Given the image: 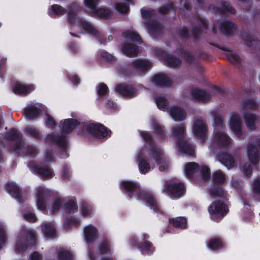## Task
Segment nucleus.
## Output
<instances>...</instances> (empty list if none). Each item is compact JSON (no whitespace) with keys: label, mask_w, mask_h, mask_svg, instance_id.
<instances>
[{"label":"nucleus","mask_w":260,"mask_h":260,"mask_svg":"<svg viewBox=\"0 0 260 260\" xmlns=\"http://www.w3.org/2000/svg\"><path fill=\"white\" fill-rule=\"evenodd\" d=\"M61 134H49L45 141L46 143H53L61 149V157L67 158L69 155L67 152L68 139L66 135L70 134L77 126L80 125L81 129L78 131L77 134L85 136L87 133L93 138L104 141L111 137V131L100 123H87L81 122L75 118H68L61 122Z\"/></svg>","instance_id":"nucleus-1"},{"label":"nucleus","mask_w":260,"mask_h":260,"mask_svg":"<svg viewBox=\"0 0 260 260\" xmlns=\"http://www.w3.org/2000/svg\"><path fill=\"white\" fill-rule=\"evenodd\" d=\"M152 67V63L149 60L137 59L129 62L128 66L124 62L119 64L117 67V70L118 73L124 77H129L135 76L134 69L145 73L149 71Z\"/></svg>","instance_id":"nucleus-2"},{"label":"nucleus","mask_w":260,"mask_h":260,"mask_svg":"<svg viewBox=\"0 0 260 260\" xmlns=\"http://www.w3.org/2000/svg\"><path fill=\"white\" fill-rule=\"evenodd\" d=\"M149 235L143 233L140 242H138L135 237H131L129 239V243L132 246L138 248L142 254L150 255L153 253L155 248L149 240Z\"/></svg>","instance_id":"nucleus-3"},{"label":"nucleus","mask_w":260,"mask_h":260,"mask_svg":"<svg viewBox=\"0 0 260 260\" xmlns=\"http://www.w3.org/2000/svg\"><path fill=\"white\" fill-rule=\"evenodd\" d=\"M22 134L16 128H12L6 133V138L10 142H14L9 147V151L12 153L22 149L24 142L22 140Z\"/></svg>","instance_id":"nucleus-4"},{"label":"nucleus","mask_w":260,"mask_h":260,"mask_svg":"<svg viewBox=\"0 0 260 260\" xmlns=\"http://www.w3.org/2000/svg\"><path fill=\"white\" fill-rule=\"evenodd\" d=\"M165 191L172 199H178L185 193V188L182 182L170 181L166 182Z\"/></svg>","instance_id":"nucleus-5"},{"label":"nucleus","mask_w":260,"mask_h":260,"mask_svg":"<svg viewBox=\"0 0 260 260\" xmlns=\"http://www.w3.org/2000/svg\"><path fill=\"white\" fill-rule=\"evenodd\" d=\"M36 239L34 233L28 232L24 236L20 237L16 241L15 250L17 253L25 251L28 247H34Z\"/></svg>","instance_id":"nucleus-6"},{"label":"nucleus","mask_w":260,"mask_h":260,"mask_svg":"<svg viewBox=\"0 0 260 260\" xmlns=\"http://www.w3.org/2000/svg\"><path fill=\"white\" fill-rule=\"evenodd\" d=\"M28 167L32 172L39 175L42 178H50L54 176V172L44 162L37 163L35 161H30Z\"/></svg>","instance_id":"nucleus-7"},{"label":"nucleus","mask_w":260,"mask_h":260,"mask_svg":"<svg viewBox=\"0 0 260 260\" xmlns=\"http://www.w3.org/2000/svg\"><path fill=\"white\" fill-rule=\"evenodd\" d=\"M120 186L121 189L128 193L129 199L135 197L139 199L141 193L144 191L141 190L139 184L131 181H122L121 182Z\"/></svg>","instance_id":"nucleus-8"},{"label":"nucleus","mask_w":260,"mask_h":260,"mask_svg":"<svg viewBox=\"0 0 260 260\" xmlns=\"http://www.w3.org/2000/svg\"><path fill=\"white\" fill-rule=\"evenodd\" d=\"M99 0H84L85 6L88 8L93 10L91 16H98L101 18L109 19L112 16V12L107 8L96 9Z\"/></svg>","instance_id":"nucleus-9"},{"label":"nucleus","mask_w":260,"mask_h":260,"mask_svg":"<svg viewBox=\"0 0 260 260\" xmlns=\"http://www.w3.org/2000/svg\"><path fill=\"white\" fill-rule=\"evenodd\" d=\"M208 211L212 218L218 219L226 214L229 209L223 202L216 200L209 206Z\"/></svg>","instance_id":"nucleus-10"},{"label":"nucleus","mask_w":260,"mask_h":260,"mask_svg":"<svg viewBox=\"0 0 260 260\" xmlns=\"http://www.w3.org/2000/svg\"><path fill=\"white\" fill-rule=\"evenodd\" d=\"M139 199H141L146 202L148 206L154 212L161 213L159 204L156 198L151 193L144 191L141 193Z\"/></svg>","instance_id":"nucleus-11"},{"label":"nucleus","mask_w":260,"mask_h":260,"mask_svg":"<svg viewBox=\"0 0 260 260\" xmlns=\"http://www.w3.org/2000/svg\"><path fill=\"white\" fill-rule=\"evenodd\" d=\"M51 192L47 189L39 187L37 190V208L42 211L46 208V202L48 199L51 197Z\"/></svg>","instance_id":"nucleus-12"},{"label":"nucleus","mask_w":260,"mask_h":260,"mask_svg":"<svg viewBox=\"0 0 260 260\" xmlns=\"http://www.w3.org/2000/svg\"><path fill=\"white\" fill-rule=\"evenodd\" d=\"M209 9L212 10L215 13L220 15H224L226 13L235 14L236 13V10L230 3L224 1H222L220 2V7H216L211 4L209 6Z\"/></svg>","instance_id":"nucleus-13"},{"label":"nucleus","mask_w":260,"mask_h":260,"mask_svg":"<svg viewBox=\"0 0 260 260\" xmlns=\"http://www.w3.org/2000/svg\"><path fill=\"white\" fill-rule=\"evenodd\" d=\"M230 128L236 136L238 138L242 136V121L237 113H233L230 119Z\"/></svg>","instance_id":"nucleus-14"},{"label":"nucleus","mask_w":260,"mask_h":260,"mask_svg":"<svg viewBox=\"0 0 260 260\" xmlns=\"http://www.w3.org/2000/svg\"><path fill=\"white\" fill-rule=\"evenodd\" d=\"M159 57H163L164 63L168 67L175 68L179 66L181 61L180 59L175 57L174 55L165 54V52L161 49H158L156 52Z\"/></svg>","instance_id":"nucleus-15"},{"label":"nucleus","mask_w":260,"mask_h":260,"mask_svg":"<svg viewBox=\"0 0 260 260\" xmlns=\"http://www.w3.org/2000/svg\"><path fill=\"white\" fill-rule=\"evenodd\" d=\"M207 127L205 122L201 119H197L193 125V133L194 136L200 139H204Z\"/></svg>","instance_id":"nucleus-16"},{"label":"nucleus","mask_w":260,"mask_h":260,"mask_svg":"<svg viewBox=\"0 0 260 260\" xmlns=\"http://www.w3.org/2000/svg\"><path fill=\"white\" fill-rule=\"evenodd\" d=\"M208 192L212 198L219 197L225 201L228 200V194L222 185L214 184L211 186Z\"/></svg>","instance_id":"nucleus-17"},{"label":"nucleus","mask_w":260,"mask_h":260,"mask_svg":"<svg viewBox=\"0 0 260 260\" xmlns=\"http://www.w3.org/2000/svg\"><path fill=\"white\" fill-rule=\"evenodd\" d=\"M116 91L123 96L133 98L135 96L136 90L132 86L120 83L116 85Z\"/></svg>","instance_id":"nucleus-18"},{"label":"nucleus","mask_w":260,"mask_h":260,"mask_svg":"<svg viewBox=\"0 0 260 260\" xmlns=\"http://www.w3.org/2000/svg\"><path fill=\"white\" fill-rule=\"evenodd\" d=\"M247 153L249 161L253 166L259 161L260 154L257 147L253 144H249L247 147Z\"/></svg>","instance_id":"nucleus-19"},{"label":"nucleus","mask_w":260,"mask_h":260,"mask_svg":"<svg viewBox=\"0 0 260 260\" xmlns=\"http://www.w3.org/2000/svg\"><path fill=\"white\" fill-rule=\"evenodd\" d=\"M12 88L14 93L26 95L35 90V86L32 84L25 85L20 83H16L13 84Z\"/></svg>","instance_id":"nucleus-20"},{"label":"nucleus","mask_w":260,"mask_h":260,"mask_svg":"<svg viewBox=\"0 0 260 260\" xmlns=\"http://www.w3.org/2000/svg\"><path fill=\"white\" fill-rule=\"evenodd\" d=\"M177 146L180 152L190 156L194 154V150L192 145L183 138H180L177 140Z\"/></svg>","instance_id":"nucleus-21"},{"label":"nucleus","mask_w":260,"mask_h":260,"mask_svg":"<svg viewBox=\"0 0 260 260\" xmlns=\"http://www.w3.org/2000/svg\"><path fill=\"white\" fill-rule=\"evenodd\" d=\"M145 25L151 35L159 36L162 33L161 25L156 20L145 21Z\"/></svg>","instance_id":"nucleus-22"},{"label":"nucleus","mask_w":260,"mask_h":260,"mask_svg":"<svg viewBox=\"0 0 260 260\" xmlns=\"http://www.w3.org/2000/svg\"><path fill=\"white\" fill-rule=\"evenodd\" d=\"M217 157L219 161L228 168H231L235 165L234 157L226 151H220L218 153Z\"/></svg>","instance_id":"nucleus-23"},{"label":"nucleus","mask_w":260,"mask_h":260,"mask_svg":"<svg viewBox=\"0 0 260 260\" xmlns=\"http://www.w3.org/2000/svg\"><path fill=\"white\" fill-rule=\"evenodd\" d=\"M231 138L225 133L217 132L215 134L214 141L221 147H228L231 143Z\"/></svg>","instance_id":"nucleus-24"},{"label":"nucleus","mask_w":260,"mask_h":260,"mask_svg":"<svg viewBox=\"0 0 260 260\" xmlns=\"http://www.w3.org/2000/svg\"><path fill=\"white\" fill-rule=\"evenodd\" d=\"M191 94L193 98L199 102H206L211 99L210 94L208 92L199 88L192 89Z\"/></svg>","instance_id":"nucleus-25"},{"label":"nucleus","mask_w":260,"mask_h":260,"mask_svg":"<svg viewBox=\"0 0 260 260\" xmlns=\"http://www.w3.org/2000/svg\"><path fill=\"white\" fill-rule=\"evenodd\" d=\"M151 81L157 86H168L172 84L171 80L164 74H156L151 79Z\"/></svg>","instance_id":"nucleus-26"},{"label":"nucleus","mask_w":260,"mask_h":260,"mask_svg":"<svg viewBox=\"0 0 260 260\" xmlns=\"http://www.w3.org/2000/svg\"><path fill=\"white\" fill-rule=\"evenodd\" d=\"M84 235L87 243H92L98 238V230L92 225L85 226L84 229Z\"/></svg>","instance_id":"nucleus-27"},{"label":"nucleus","mask_w":260,"mask_h":260,"mask_svg":"<svg viewBox=\"0 0 260 260\" xmlns=\"http://www.w3.org/2000/svg\"><path fill=\"white\" fill-rule=\"evenodd\" d=\"M237 28L236 24L231 21H224L220 25V31L226 36L233 34Z\"/></svg>","instance_id":"nucleus-28"},{"label":"nucleus","mask_w":260,"mask_h":260,"mask_svg":"<svg viewBox=\"0 0 260 260\" xmlns=\"http://www.w3.org/2000/svg\"><path fill=\"white\" fill-rule=\"evenodd\" d=\"M122 51L124 55L129 57L137 56L139 53L138 47L129 43H125L123 45Z\"/></svg>","instance_id":"nucleus-29"},{"label":"nucleus","mask_w":260,"mask_h":260,"mask_svg":"<svg viewBox=\"0 0 260 260\" xmlns=\"http://www.w3.org/2000/svg\"><path fill=\"white\" fill-rule=\"evenodd\" d=\"M6 189L12 197L19 200L21 199V189L14 183L12 182L8 183L6 186Z\"/></svg>","instance_id":"nucleus-30"},{"label":"nucleus","mask_w":260,"mask_h":260,"mask_svg":"<svg viewBox=\"0 0 260 260\" xmlns=\"http://www.w3.org/2000/svg\"><path fill=\"white\" fill-rule=\"evenodd\" d=\"M170 115L175 121H182L186 117L184 110L178 106H174L170 109Z\"/></svg>","instance_id":"nucleus-31"},{"label":"nucleus","mask_w":260,"mask_h":260,"mask_svg":"<svg viewBox=\"0 0 260 260\" xmlns=\"http://www.w3.org/2000/svg\"><path fill=\"white\" fill-rule=\"evenodd\" d=\"M137 161L140 172L142 174H146L151 169L150 165L145 158L143 154L139 153L137 156Z\"/></svg>","instance_id":"nucleus-32"},{"label":"nucleus","mask_w":260,"mask_h":260,"mask_svg":"<svg viewBox=\"0 0 260 260\" xmlns=\"http://www.w3.org/2000/svg\"><path fill=\"white\" fill-rule=\"evenodd\" d=\"M243 114L245 124L248 129L251 130L255 129L257 116L255 114L247 112H243Z\"/></svg>","instance_id":"nucleus-33"},{"label":"nucleus","mask_w":260,"mask_h":260,"mask_svg":"<svg viewBox=\"0 0 260 260\" xmlns=\"http://www.w3.org/2000/svg\"><path fill=\"white\" fill-rule=\"evenodd\" d=\"M169 222L174 228L176 229L184 230L187 228V220L184 217L179 216L170 218L169 219Z\"/></svg>","instance_id":"nucleus-34"},{"label":"nucleus","mask_w":260,"mask_h":260,"mask_svg":"<svg viewBox=\"0 0 260 260\" xmlns=\"http://www.w3.org/2000/svg\"><path fill=\"white\" fill-rule=\"evenodd\" d=\"M207 246L209 249L215 251L222 249L224 247L223 239L219 236L213 237L209 240Z\"/></svg>","instance_id":"nucleus-35"},{"label":"nucleus","mask_w":260,"mask_h":260,"mask_svg":"<svg viewBox=\"0 0 260 260\" xmlns=\"http://www.w3.org/2000/svg\"><path fill=\"white\" fill-rule=\"evenodd\" d=\"M66 13H67V10L57 4L52 5L50 9L48 10L49 15L53 18L60 17Z\"/></svg>","instance_id":"nucleus-36"},{"label":"nucleus","mask_w":260,"mask_h":260,"mask_svg":"<svg viewBox=\"0 0 260 260\" xmlns=\"http://www.w3.org/2000/svg\"><path fill=\"white\" fill-rule=\"evenodd\" d=\"M241 38L247 46L254 49L260 44V42L257 38H255L246 32L242 33Z\"/></svg>","instance_id":"nucleus-37"},{"label":"nucleus","mask_w":260,"mask_h":260,"mask_svg":"<svg viewBox=\"0 0 260 260\" xmlns=\"http://www.w3.org/2000/svg\"><path fill=\"white\" fill-rule=\"evenodd\" d=\"M40 113V110L35 106H30L25 108L23 115L28 119H34L38 117Z\"/></svg>","instance_id":"nucleus-38"},{"label":"nucleus","mask_w":260,"mask_h":260,"mask_svg":"<svg viewBox=\"0 0 260 260\" xmlns=\"http://www.w3.org/2000/svg\"><path fill=\"white\" fill-rule=\"evenodd\" d=\"M42 232L45 237L53 238L56 235L54 225L50 223H43L41 225Z\"/></svg>","instance_id":"nucleus-39"},{"label":"nucleus","mask_w":260,"mask_h":260,"mask_svg":"<svg viewBox=\"0 0 260 260\" xmlns=\"http://www.w3.org/2000/svg\"><path fill=\"white\" fill-rule=\"evenodd\" d=\"M200 165L195 162H187L185 167V173L188 178H191L192 175L199 172Z\"/></svg>","instance_id":"nucleus-40"},{"label":"nucleus","mask_w":260,"mask_h":260,"mask_svg":"<svg viewBox=\"0 0 260 260\" xmlns=\"http://www.w3.org/2000/svg\"><path fill=\"white\" fill-rule=\"evenodd\" d=\"M14 152L18 156H22L21 153H24L25 156H30L31 157H35L38 154L37 150L35 147L32 146H25L24 143L23 146L22 147V149Z\"/></svg>","instance_id":"nucleus-41"},{"label":"nucleus","mask_w":260,"mask_h":260,"mask_svg":"<svg viewBox=\"0 0 260 260\" xmlns=\"http://www.w3.org/2000/svg\"><path fill=\"white\" fill-rule=\"evenodd\" d=\"M177 51L188 63L192 64L194 61L195 56L190 49L180 48L177 49Z\"/></svg>","instance_id":"nucleus-42"},{"label":"nucleus","mask_w":260,"mask_h":260,"mask_svg":"<svg viewBox=\"0 0 260 260\" xmlns=\"http://www.w3.org/2000/svg\"><path fill=\"white\" fill-rule=\"evenodd\" d=\"M83 28L86 31L87 33L95 38L100 37V31L96 29L88 21H84L82 23Z\"/></svg>","instance_id":"nucleus-43"},{"label":"nucleus","mask_w":260,"mask_h":260,"mask_svg":"<svg viewBox=\"0 0 260 260\" xmlns=\"http://www.w3.org/2000/svg\"><path fill=\"white\" fill-rule=\"evenodd\" d=\"M24 133L26 135L31 137L37 140H41L42 135L40 131L36 128L31 127H26L24 129Z\"/></svg>","instance_id":"nucleus-44"},{"label":"nucleus","mask_w":260,"mask_h":260,"mask_svg":"<svg viewBox=\"0 0 260 260\" xmlns=\"http://www.w3.org/2000/svg\"><path fill=\"white\" fill-rule=\"evenodd\" d=\"M155 102L157 108L162 111H166L169 109V102L164 96H159L155 98Z\"/></svg>","instance_id":"nucleus-45"},{"label":"nucleus","mask_w":260,"mask_h":260,"mask_svg":"<svg viewBox=\"0 0 260 260\" xmlns=\"http://www.w3.org/2000/svg\"><path fill=\"white\" fill-rule=\"evenodd\" d=\"M123 36L125 38H128L131 41L134 43L141 44L142 42V39L140 35L134 31L126 30L123 32Z\"/></svg>","instance_id":"nucleus-46"},{"label":"nucleus","mask_w":260,"mask_h":260,"mask_svg":"<svg viewBox=\"0 0 260 260\" xmlns=\"http://www.w3.org/2000/svg\"><path fill=\"white\" fill-rule=\"evenodd\" d=\"M96 90L98 98L105 97L109 91L108 86L103 82H100L97 85Z\"/></svg>","instance_id":"nucleus-47"},{"label":"nucleus","mask_w":260,"mask_h":260,"mask_svg":"<svg viewBox=\"0 0 260 260\" xmlns=\"http://www.w3.org/2000/svg\"><path fill=\"white\" fill-rule=\"evenodd\" d=\"M225 181V174L221 170H217L213 173V182L214 184L222 185Z\"/></svg>","instance_id":"nucleus-48"},{"label":"nucleus","mask_w":260,"mask_h":260,"mask_svg":"<svg viewBox=\"0 0 260 260\" xmlns=\"http://www.w3.org/2000/svg\"><path fill=\"white\" fill-rule=\"evenodd\" d=\"M226 56L232 63L235 64L239 68L240 67L241 58L236 52L230 51L226 54Z\"/></svg>","instance_id":"nucleus-49"},{"label":"nucleus","mask_w":260,"mask_h":260,"mask_svg":"<svg viewBox=\"0 0 260 260\" xmlns=\"http://www.w3.org/2000/svg\"><path fill=\"white\" fill-rule=\"evenodd\" d=\"M257 107L258 104L254 99H246L244 100L243 102L242 105V110H257Z\"/></svg>","instance_id":"nucleus-50"},{"label":"nucleus","mask_w":260,"mask_h":260,"mask_svg":"<svg viewBox=\"0 0 260 260\" xmlns=\"http://www.w3.org/2000/svg\"><path fill=\"white\" fill-rule=\"evenodd\" d=\"M66 212L68 214H73L77 211L78 206L76 201L69 200L64 205Z\"/></svg>","instance_id":"nucleus-51"},{"label":"nucleus","mask_w":260,"mask_h":260,"mask_svg":"<svg viewBox=\"0 0 260 260\" xmlns=\"http://www.w3.org/2000/svg\"><path fill=\"white\" fill-rule=\"evenodd\" d=\"M140 135L144 141L147 143L150 148L154 146V142L152 135L147 131H141Z\"/></svg>","instance_id":"nucleus-52"},{"label":"nucleus","mask_w":260,"mask_h":260,"mask_svg":"<svg viewBox=\"0 0 260 260\" xmlns=\"http://www.w3.org/2000/svg\"><path fill=\"white\" fill-rule=\"evenodd\" d=\"M171 10H173L174 11L176 10V6L173 2L163 5L158 9L157 11L159 14L165 15L168 13Z\"/></svg>","instance_id":"nucleus-53"},{"label":"nucleus","mask_w":260,"mask_h":260,"mask_svg":"<svg viewBox=\"0 0 260 260\" xmlns=\"http://www.w3.org/2000/svg\"><path fill=\"white\" fill-rule=\"evenodd\" d=\"M152 127L155 134L157 135L161 139H164L165 138V132L163 126L156 121H153L152 123Z\"/></svg>","instance_id":"nucleus-54"},{"label":"nucleus","mask_w":260,"mask_h":260,"mask_svg":"<svg viewBox=\"0 0 260 260\" xmlns=\"http://www.w3.org/2000/svg\"><path fill=\"white\" fill-rule=\"evenodd\" d=\"M185 129V125L184 124H181L172 128V134L175 137L183 136Z\"/></svg>","instance_id":"nucleus-55"},{"label":"nucleus","mask_w":260,"mask_h":260,"mask_svg":"<svg viewBox=\"0 0 260 260\" xmlns=\"http://www.w3.org/2000/svg\"><path fill=\"white\" fill-rule=\"evenodd\" d=\"M151 148L152 149L150 153L151 156L155 160L157 165H160L162 162L161 151L156 149L154 147Z\"/></svg>","instance_id":"nucleus-56"},{"label":"nucleus","mask_w":260,"mask_h":260,"mask_svg":"<svg viewBox=\"0 0 260 260\" xmlns=\"http://www.w3.org/2000/svg\"><path fill=\"white\" fill-rule=\"evenodd\" d=\"M115 9L122 14H125L129 11V5L125 3H117L115 4Z\"/></svg>","instance_id":"nucleus-57"},{"label":"nucleus","mask_w":260,"mask_h":260,"mask_svg":"<svg viewBox=\"0 0 260 260\" xmlns=\"http://www.w3.org/2000/svg\"><path fill=\"white\" fill-rule=\"evenodd\" d=\"M201 173L202 179L205 181H207L210 178V171L209 168L206 166H200L199 172Z\"/></svg>","instance_id":"nucleus-58"},{"label":"nucleus","mask_w":260,"mask_h":260,"mask_svg":"<svg viewBox=\"0 0 260 260\" xmlns=\"http://www.w3.org/2000/svg\"><path fill=\"white\" fill-rule=\"evenodd\" d=\"M79 220L75 218L67 217L65 219L64 222V227L65 229H69L72 225L77 227L79 225Z\"/></svg>","instance_id":"nucleus-59"},{"label":"nucleus","mask_w":260,"mask_h":260,"mask_svg":"<svg viewBox=\"0 0 260 260\" xmlns=\"http://www.w3.org/2000/svg\"><path fill=\"white\" fill-rule=\"evenodd\" d=\"M110 247L109 241L107 240H105L100 243L99 246V250L102 254H105L110 251Z\"/></svg>","instance_id":"nucleus-60"},{"label":"nucleus","mask_w":260,"mask_h":260,"mask_svg":"<svg viewBox=\"0 0 260 260\" xmlns=\"http://www.w3.org/2000/svg\"><path fill=\"white\" fill-rule=\"evenodd\" d=\"M58 257L59 260H72L73 255L69 251L61 249L58 253Z\"/></svg>","instance_id":"nucleus-61"},{"label":"nucleus","mask_w":260,"mask_h":260,"mask_svg":"<svg viewBox=\"0 0 260 260\" xmlns=\"http://www.w3.org/2000/svg\"><path fill=\"white\" fill-rule=\"evenodd\" d=\"M92 207L87 202L83 201L81 203V210L83 216L89 215L92 211Z\"/></svg>","instance_id":"nucleus-62"},{"label":"nucleus","mask_w":260,"mask_h":260,"mask_svg":"<svg viewBox=\"0 0 260 260\" xmlns=\"http://www.w3.org/2000/svg\"><path fill=\"white\" fill-rule=\"evenodd\" d=\"M178 36L182 40L187 41L190 37L189 30L186 26H183L179 30Z\"/></svg>","instance_id":"nucleus-63"},{"label":"nucleus","mask_w":260,"mask_h":260,"mask_svg":"<svg viewBox=\"0 0 260 260\" xmlns=\"http://www.w3.org/2000/svg\"><path fill=\"white\" fill-rule=\"evenodd\" d=\"M82 11V8L76 3H72L68 6L67 12L78 14Z\"/></svg>","instance_id":"nucleus-64"}]
</instances>
